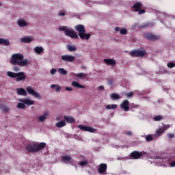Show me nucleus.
Segmentation results:
<instances>
[{
	"label": "nucleus",
	"mask_w": 175,
	"mask_h": 175,
	"mask_svg": "<svg viewBox=\"0 0 175 175\" xmlns=\"http://www.w3.org/2000/svg\"><path fill=\"white\" fill-rule=\"evenodd\" d=\"M170 128V125H165L164 126L157 129L156 131V133L154 135H148L146 137V142H152V140H157L159 136H161L163 133H165V131H167V129H169Z\"/></svg>",
	"instance_id": "obj_2"
},
{
	"label": "nucleus",
	"mask_w": 175,
	"mask_h": 175,
	"mask_svg": "<svg viewBox=\"0 0 175 175\" xmlns=\"http://www.w3.org/2000/svg\"><path fill=\"white\" fill-rule=\"evenodd\" d=\"M51 88H53V89L55 88V92H61L62 88L58 85H54V84L51 85Z\"/></svg>",
	"instance_id": "obj_26"
},
{
	"label": "nucleus",
	"mask_w": 175,
	"mask_h": 175,
	"mask_svg": "<svg viewBox=\"0 0 175 175\" xmlns=\"http://www.w3.org/2000/svg\"><path fill=\"white\" fill-rule=\"evenodd\" d=\"M78 128L81 129V131H84V132H90L91 133H94L95 130L92 127L87 126L83 124L79 125Z\"/></svg>",
	"instance_id": "obj_12"
},
{
	"label": "nucleus",
	"mask_w": 175,
	"mask_h": 175,
	"mask_svg": "<svg viewBox=\"0 0 175 175\" xmlns=\"http://www.w3.org/2000/svg\"><path fill=\"white\" fill-rule=\"evenodd\" d=\"M58 72L59 73H60V75H62L63 76H66V75H68V72L64 68H59Z\"/></svg>",
	"instance_id": "obj_31"
},
{
	"label": "nucleus",
	"mask_w": 175,
	"mask_h": 175,
	"mask_svg": "<svg viewBox=\"0 0 175 175\" xmlns=\"http://www.w3.org/2000/svg\"><path fill=\"white\" fill-rule=\"evenodd\" d=\"M126 135H128L129 136H131L132 135V132L129 131V132L126 133Z\"/></svg>",
	"instance_id": "obj_48"
},
{
	"label": "nucleus",
	"mask_w": 175,
	"mask_h": 175,
	"mask_svg": "<svg viewBox=\"0 0 175 175\" xmlns=\"http://www.w3.org/2000/svg\"><path fill=\"white\" fill-rule=\"evenodd\" d=\"M61 59L64 62H73L75 61V56L70 55H64L61 56Z\"/></svg>",
	"instance_id": "obj_11"
},
{
	"label": "nucleus",
	"mask_w": 175,
	"mask_h": 175,
	"mask_svg": "<svg viewBox=\"0 0 175 175\" xmlns=\"http://www.w3.org/2000/svg\"><path fill=\"white\" fill-rule=\"evenodd\" d=\"M26 91L29 95L34 96V98H36L37 99H42V96L40 95V94L35 91L33 87L27 86L26 88Z\"/></svg>",
	"instance_id": "obj_7"
},
{
	"label": "nucleus",
	"mask_w": 175,
	"mask_h": 175,
	"mask_svg": "<svg viewBox=\"0 0 175 175\" xmlns=\"http://www.w3.org/2000/svg\"><path fill=\"white\" fill-rule=\"evenodd\" d=\"M0 44H4V46H9L10 42L8 40L0 38Z\"/></svg>",
	"instance_id": "obj_30"
},
{
	"label": "nucleus",
	"mask_w": 175,
	"mask_h": 175,
	"mask_svg": "<svg viewBox=\"0 0 175 175\" xmlns=\"http://www.w3.org/2000/svg\"><path fill=\"white\" fill-rule=\"evenodd\" d=\"M47 117H49V113L45 112L42 115L37 117V119L38 120V122H44L47 120Z\"/></svg>",
	"instance_id": "obj_17"
},
{
	"label": "nucleus",
	"mask_w": 175,
	"mask_h": 175,
	"mask_svg": "<svg viewBox=\"0 0 175 175\" xmlns=\"http://www.w3.org/2000/svg\"><path fill=\"white\" fill-rule=\"evenodd\" d=\"M133 92H132L126 94V98H131V96H133Z\"/></svg>",
	"instance_id": "obj_40"
},
{
	"label": "nucleus",
	"mask_w": 175,
	"mask_h": 175,
	"mask_svg": "<svg viewBox=\"0 0 175 175\" xmlns=\"http://www.w3.org/2000/svg\"><path fill=\"white\" fill-rule=\"evenodd\" d=\"M88 161L87 160L82 161L80 163L81 166H85V165H88Z\"/></svg>",
	"instance_id": "obj_38"
},
{
	"label": "nucleus",
	"mask_w": 175,
	"mask_h": 175,
	"mask_svg": "<svg viewBox=\"0 0 175 175\" xmlns=\"http://www.w3.org/2000/svg\"><path fill=\"white\" fill-rule=\"evenodd\" d=\"M64 118L69 123L75 122V118L72 116H64Z\"/></svg>",
	"instance_id": "obj_29"
},
{
	"label": "nucleus",
	"mask_w": 175,
	"mask_h": 175,
	"mask_svg": "<svg viewBox=\"0 0 175 175\" xmlns=\"http://www.w3.org/2000/svg\"><path fill=\"white\" fill-rule=\"evenodd\" d=\"M1 3H0V6H1Z\"/></svg>",
	"instance_id": "obj_49"
},
{
	"label": "nucleus",
	"mask_w": 175,
	"mask_h": 175,
	"mask_svg": "<svg viewBox=\"0 0 175 175\" xmlns=\"http://www.w3.org/2000/svg\"><path fill=\"white\" fill-rule=\"evenodd\" d=\"M75 29L79 32L78 35L82 40H88L91 38V34L85 33V27L83 25H78L75 26Z\"/></svg>",
	"instance_id": "obj_4"
},
{
	"label": "nucleus",
	"mask_w": 175,
	"mask_h": 175,
	"mask_svg": "<svg viewBox=\"0 0 175 175\" xmlns=\"http://www.w3.org/2000/svg\"><path fill=\"white\" fill-rule=\"evenodd\" d=\"M75 76L79 79H85V77H87V74L79 73V74H76Z\"/></svg>",
	"instance_id": "obj_32"
},
{
	"label": "nucleus",
	"mask_w": 175,
	"mask_h": 175,
	"mask_svg": "<svg viewBox=\"0 0 175 175\" xmlns=\"http://www.w3.org/2000/svg\"><path fill=\"white\" fill-rule=\"evenodd\" d=\"M7 75L8 76H9V77H11L12 79L16 77V81H24V80H25V79L27 78V77L25 76V72H19L18 73H16L11 71H8L7 72Z\"/></svg>",
	"instance_id": "obj_6"
},
{
	"label": "nucleus",
	"mask_w": 175,
	"mask_h": 175,
	"mask_svg": "<svg viewBox=\"0 0 175 175\" xmlns=\"http://www.w3.org/2000/svg\"><path fill=\"white\" fill-rule=\"evenodd\" d=\"M98 90H99L100 91H103L105 90V87H103V85L99 86L98 88Z\"/></svg>",
	"instance_id": "obj_46"
},
{
	"label": "nucleus",
	"mask_w": 175,
	"mask_h": 175,
	"mask_svg": "<svg viewBox=\"0 0 175 175\" xmlns=\"http://www.w3.org/2000/svg\"><path fill=\"white\" fill-rule=\"evenodd\" d=\"M62 161L64 163H72V157L70 156H63L62 157Z\"/></svg>",
	"instance_id": "obj_19"
},
{
	"label": "nucleus",
	"mask_w": 175,
	"mask_h": 175,
	"mask_svg": "<svg viewBox=\"0 0 175 175\" xmlns=\"http://www.w3.org/2000/svg\"><path fill=\"white\" fill-rule=\"evenodd\" d=\"M168 137H169V139H173V137H174V134L169 133L168 134Z\"/></svg>",
	"instance_id": "obj_42"
},
{
	"label": "nucleus",
	"mask_w": 175,
	"mask_h": 175,
	"mask_svg": "<svg viewBox=\"0 0 175 175\" xmlns=\"http://www.w3.org/2000/svg\"><path fill=\"white\" fill-rule=\"evenodd\" d=\"M98 170L100 174H103V173H106V170H107V165L105 163L100 164Z\"/></svg>",
	"instance_id": "obj_15"
},
{
	"label": "nucleus",
	"mask_w": 175,
	"mask_h": 175,
	"mask_svg": "<svg viewBox=\"0 0 175 175\" xmlns=\"http://www.w3.org/2000/svg\"><path fill=\"white\" fill-rule=\"evenodd\" d=\"M67 49H68V51H76L77 50L76 46H72V45H68L67 46Z\"/></svg>",
	"instance_id": "obj_34"
},
{
	"label": "nucleus",
	"mask_w": 175,
	"mask_h": 175,
	"mask_svg": "<svg viewBox=\"0 0 175 175\" xmlns=\"http://www.w3.org/2000/svg\"><path fill=\"white\" fill-rule=\"evenodd\" d=\"M120 109H122L124 111H129V101L128 100H124L120 104Z\"/></svg>",
	"instance_id": "obj_14"
},
{
	"label": "nucleus",
	"mask_w": 175,
	"mask_h": 175,
	"mask_svg": "<svg viewBox=\"0 0 175 175\" xmlns=\"http://www.w3.org/2000/svg\"><path fill=\"white\" fill-rule=\"evenodd\" d=\"M13 70H14V72H18V70H20V68L15 66L14 67Z\"/></svg>",
	"instance_id": "obj_44"
},
{
	"label": "nucleus",
	"mask_w": 175,
	"mask_h": 175,
	"mask_svg": "<svg viewBox=\"0 0 175 175\" xmlns=\"http://www.w3.org/2000/svg\"><path fill=\"white\" fill-rule=\"evenodd\" d=\"M146 37L148 40H158L160 39L159 36H157L152 33H146Z\"/></svg>",
	"instance_id": "obj_16"
},
{
	"label": "nucleus",
	"mask_w": 175,
	"mask_h": 175,
	"mask_svg": "<svg viewBox=\"0 0 175 175\" xmlns=\"http://www.w3.org/2000/svg\"><path fill=\"white\" fill-rule=\"evenodd\" d=\"M140 8H142V3L137 2L133 5L132 10L134 12H138L139 14H144V13H146V10H141Z\"/></svg>",
	"instance_id": "obj_8"
},
{
	"label": "nucleus",
	"mask_w": 175,
	"mask_h": 175,
	"mask_svg": "<svg viewBox=\"0 0 175 175\" xmlns=\"http://www.w3.org/2000/svg\"><path fill=\"white\" fill-rule=\"evenodd\" d=\"M153 120H154V121H161V120H163V116L161 115L156 116L153 118Z\"/></svg>",
	"instance_id": "obj_35"
},
{
	"label": "nucleus",
	"mask_w": 175,
	"mask_h": 175,
	"mask_svg": "<svg viewBox=\"0 0 175 175\" xmlns=\"http://www.w3.org/2000/svg\"><path fill=\"white\" fill-rule=\"evenodd\" d=\"M111 99H113L114 100H117L118 99H121V97H120V95L117 93H113L110 95Z\"/></svg>",
	"instance_id": "obj_28"
},
{
	"label": "nucleus",
	"mask_w": 175,
	"mask_h": 175,
	"mask_svg": "<svg viewBox=\"0 0 175 175\" xmlns=\"http://www.w3.org/2000/svg\"><path fill=\"white\" fill-rule=\"evenodd\" d=\"M21 41L22 42V43H31V42H32V38L29 37H25L22 38L21 39Z\"/></svg>",
	"instance_id": "obj_25"
},
{
	"label": "nucleus",
	"mask_w": 175,
	"mask_h": 175,
	"mask_svg": "<svg viewBox=\"0 0 175 175\" xmlns=\"http://www.w3.org/2000/svg\"><path fill=\"white\" fill-rule=\"evenodd\" d=\"M66 13L65 12H59L58 15L60 16L61 17H64L65 16Z\"/></svg>",
	"instance_id": "obj_43"
},
{
	"label": "nucleus",
	"mask_w": 175,
	"mask_h": 175,
	"mask_svg": "<svg viewBox=\"0 0 175 175\" xmlns=\"http://www.w3.org/2000/svg\"><path fill=\"white\" fill-rule=\"evenodd\" d=\"M65 125H66V122H65V120H62L55 124V126L57 128H64V126H65Z\"/></svg>",
	"instance_id": "obj_24"
},
{
	"label": "nucleus",
	"mask_w": 175,
	"mask_h": 175,
	"mask_svg": "<svg viewBox=\"0 0 175 175\" xmlns=\"http://www.w3.org/2000/svg\"><path fill=\"white\" fill-rule=\"evenodd\" d=\"M16 92L18 95H22L23 96H27L28 95L27 90L23 88H16Z\"/></svg>",
	"instance_id": "obj_18"
},
{
	"label": "nucleus",
	"mask_w": 175,
	"mask_h": 175,
	"mask_svg": "<svg viewBox=\"0 0 175 175\" xmlns=\"http://www.w3.org/2000/svg\"><path fill=\"white\" fill-rule=\"evenodd\" d=\"M17 108L18 109H25V104L21 102L17 104Z\"/></svg>",
	"instance_id": "obj_36"
},
{
	"label": "nucleus",
	"mask_w": 175,
	"mask_h": 175,
	"mask_svg": "<svg viewBox=\"0 0 175 175\" xmlns=\"http://www.w3.org/2000/svg\"><path fill=\"white\" fill-rule=\"evenodd\" d=\"M167 66H168L169 68H174V66H175V62H174H174H169V63L167 64Z\"/></svg>",
	"instance_id": "obj_39"
},
{
	"label": "nucleus",
	"mask_w": 175,
	"mask_h": 175,
	"mask_svg": "<svg viewBox=\"0 0 175 175\" xmlns=\"http://www.w3.org/2000/svg\"><path fill=\"white\" fill-rule=\"evenodd\" d=\"M46 147V143L42 142L39 144L36 143L29 144L26 146V150L29 152H38Z\"/></svg>",
	"instance_id": "obj_3"
},
{
	"label": "nucleus",
	"mask_w": 175,
	"mask_h": 175,
	"mask_svg": "<svg viewBox=\"0 0 175 175\" xmlns=\"http://www.w3.org/2000/svg\"><path fill=\"white\" fill-rule=\"evenodd\" d=\"M18 25L21 27H27L28 25V23H27L24 19H19L18 21Z\"/></svg>",
	"instance_id": "obj_22"
},
{
	"label": "nucleus",
	"mask_w": 175,
	"mask_h": 175,
	"mask_svg": "<svg viewBox=\"0 0 175 175\" xmlns=\"http://www.w3.org/2000/svg\"><path fill=\"white\" fill-rule=\"evenodd\" d=\"M170 167H174L175 166V161H172L170 164Z\"/></svg>",
	"instance_id": "obj_45"
},
{
	"label": "nucleus",
	"mask_w": 175,
	"mask_h": 175,
	"mask_svg": "<svg viewBox=\"0 0 175 175\" xmlns=\"http://www.w3.org/2000/svg\"><path fill=\"white\" fill-rule=\"evenodd\" d=\"M43 47L42 46H36L34 48V51L36 53V54H40L41 53H43Z\"/></svg>",
	"instance_id": "obj_27"
},
{
	"label": "nucleus",
	"mask_w": 175,
	"mask_h": 175,
	"mask_svg": "<svg viewBox=\"0 0 175 175\" xmlns=\"http://www.w3.org/2000/svg\"><path fill=\"white\" fill-rule=\"evenodd\" d=\"M146 152L134 151L131 154V157L133 159H139L140 157H143V155H146Z\"/></svg>",
	"instance_id": "obj_10"
},
{
	"label": "nucleus",
	"mask_w": 175,
	"mask_h": 175,
	"mask_svg": "<svg viewBox=\"0 0 175 175\" xmlns=\"http://www.w3.org/2000/svg\"><path fill=\"white\" fill-rule=\"evenodd\" d=\"M65 90H66V91H72V89L70 87H66Z\"/></svg>",
	"instance_id": "obj_47"
},
{
	"label": "nucleus",
	"mask_w": 175,
	"mask_h": 175,
	"mask_svg": "<svg viewBox=\"0 0 175 175\" xmlns=\"http://www.w3.org/2000/svg\"><path fill=\"white\" fill-rule=\"evenodd\" d=\"M0 107L2 108V110H3V113H8V112H9V110H10L9 107L3 106V107Z\"/></svg>",
	"instance_id": "obj_37"
},
{
	"label": "nucleus",
	"mask_w": 175,
	"mask_h": 175,
	"mask_svg": "<svg viewBox=\"0 0 175 175\" xmlns=\"http://www.w3.org/2000/svg\"><path fill=\"white\" fill-rule=\"evenodd\" d=\"M118 31H120V35H126L128 33V30L125 28L120 29V27H116L115 32H118Z\"/></svg>",
	"instance_id": "obj_20"
},
{
	"label": "nucleus",
	"mask_w": 175,
	"mask_h": 175,
	"mask_svg": "<svg viewBox=\"0 0 175 175\" xmlns=\"http://www.w3.org/2000/svg\"><path fill=\"white\" fill-rule=\"evenodd\" d=\"M146 51L142 50H134L130 52V55L134 57H144Z\"/></svg>",
	"instance_id": "obj_9"
},
{
	"label": "nucleus",
	"mask_w": 175,
	"mask_h": 175,
	"mask_svg": "<svg viewBox=\"0 0 175 175\" xmlns=\"http://www.w3.org/2000/svg\"><path fill=\"white\" fill-rule=\"evenodd\" d=\"M18 102H21L22 103L27 105V106H32V105L35 104V101L29 98H19Z\"/></svg>",
	"instance_id": "obj_13"
},
{
	"label": "nucleus",
	"mask_w": 175,
	"mask_h": 175,
	"mask_svg": "<svg viewBox=\"0 0 175 175\" xmlns=\"http://www.w3.org/2000/svg\"><path fill=\"white\" fill-rule=\"evenodd\" d=\"M12 65H18V66H27L29 64L28 59H24V55L21 53L13 54L10 61Z\"/></svg>",
	"instance_id": "obj_1"
},
{
	"label": "nucleus",
	"mask_w": 175,
	"mask_h": 175,
	"mask_svg": "<svg viewBox=\"0 0 175 175\" xmlns=\"http://www.w3.org/2000/svg\"><path fill=\"white\" fill-rule=\"evenodd\" d=\"M71 85L72 87H75L76 88H85V86H84L81 84H79V83L77 81H72L71 83Z\"/></svg>",
	"instance_id": "obj_23"
},
{
	"label": "nucleus",
	"mask_w": 175,
	"mask_h": 175,
	"mask_svg": "<svg viewBox=\"0 0 175 175\" xmlns=\"http://www.w3.org/2000/svg\"><path fill=\"white\" fill-rule=\"evenodd\" d=\"M59 31H64L65 35L66 36H70V38H72V39H79V36L77 33H76V31H75V30L70 27L62 26L59 28Z\"/></svg>",
	"instance_id": "obj_5"
},
{
	"label": "nucleus",
	"mask_w": 175,
	"mask_h": 175,
	"mask_svg": "<svg viewBox=\"0 0 175 175\" xmlns=\"http://www.w3.org/2000/svg\"><path fill=\"white\" fill-rule=\"evenodd\" d=\"M55 73H57V69H55V68H52V69L51 70V75H54Z\"/></svg>",
	"instance_id": "obj_41"
},
{
	"label": "nucleus",
	"mask_w": 175,
	"mask_h": 175,
	"mask_svg": "<svg viewBox=\"0 0 175 175\" xmlns=\"http://www.w3.org/2000/svg\"><path fill=\"white\" fill-rule=\"evenodd\" d=\"M106 109L107 110H111V109H117V105L116 104H113V105H108L106 106Z\"/></svg>",
	"instance_id": "obj_33"
},
{
	"label": "nucleus",
	"mask_w": 175,
	"mask_h": 175,
	"mask_svg": "<svg viewBox=\"0 0 175 175\" xmlns=\"http://www.w3.org/2000/svg\"><path fill=\"white\" fill-rule=\"evenodd\" d=\"M104 62L107 64V65H112V66L116 65V60H114V59H105Z\"/></svg>",
	"instance_id": "obj_21"
}]
</instances>
